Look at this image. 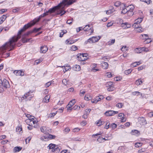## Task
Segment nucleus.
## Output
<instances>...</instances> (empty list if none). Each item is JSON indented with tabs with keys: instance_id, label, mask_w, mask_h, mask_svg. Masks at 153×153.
<instances>
[{
	"instance_id": "nucleus-1",
	"label": "nucleus",
	"mask_w": 153,
	"mask_h": 153,
	"mask_svg": "<svg viewBox=\"0 0 153 153\" xmlns=\"http://www.w3.org/2000/svg\"><path fill=\"white\" fill-rule=\"evenodd\" d=\"M22 33H19L18 32V34L16 36L13 37L11 39H10L9 42L6 43L0 47V56H1L2 57L4 58L10 56V53H7L6 54H4V53L6 50L10 48V49L9 51H11L13 49L15 45V43L21 38V35Z\"/></svg>"
},
{
	"instance_id": "nucleus-2",
	"label": "nucleus",
	"mask_w": 153,
	"mask_h": 153,
	"mask_svg": "<svg viewBox=\"0 0 153 153\" xmlns=\"http://www.w3.org/2000/svg\"><path fill=\"white\" fill-rule=\"evenodd\" d=\"M56 11H57V5L49 9L48 11H46L42 14L40 15L38 18L35 19H34L30 23L25 25L20 30H19V33H20L24 32L28 28L34 25L36 22H39L42 18L48 15L49 13L51 14Z\"/></svg>"
},
{
	"instance_id": "nucleus-3",
	"label": "nucleus",
	"mask_w": 153,
	"mask_h": 153,
	"mask_svg": "<svg viewBox=\"0 0 153 153\" xmlns=\"http://www.w3.org/2000/svg\"><path fill=\"white\" fill-rule=\"evenodd\" d=\"M75 1L73 0H63L58 4V11H65V7L66 5H70Z\"/></svg>"
},
{
	"instance_id": "nucleus-4",
	"label": "nucleus",
	"mask_w": 153,
	"mask_h": 153,
	"mask_svg": "<svg viewBox=\"0 0 153 153\" xmlns=\"http://www.w3.org/2000/svg\"><path fill=\"white\" fill-rule=\"evenodd\" d=\"M100 36H93L91 38L89 39L87 41L85 42V44H87L88 42L92 43L97 42L100 39Z\"/></svg>"
},
{
	"instance_id": "nucleus-5",
	"label": "nucleus",
	"mask_w": 153,
	"mask_h": 153,
	"mask_svg": "<svg viewBox=\"0 0 153 153\" xmlns=\"http://www.w3.org/2000/svg\"><path fill=\"white\" fill-rule=\"evenodd\" d=\"M0 86H3L5 88H8L10 86L8 81L4 79L3 80L0 79Z\"/></svg>"
},
{
	"instance_id": "nucleus-6",
	"label": "nucleus",
	"mask_w": 153,
	"mask_h": 153,
	"mask_svg": "<svg viewBox=\"0 0 153 153\" xmlns=\"http://www.w3.org/2000/svg\"><path fill=\"white\" fill-rule=\"evenodd\" d=\"M126 10L128 11V14L130 16H132L133 14V10L134 8V6L132 4L130 5L126 6Z\"/></svg>"
},
{
	"instance_id": "nucleus-7",
	"label": "nucleus",
	"mask_w": 153,
	"mask_h": 153,
	"mask_svg": "<svg viewBox=\"0 0 153 153\" xmlns=\"http://www.w3.org/2000/svg\"><path fill=\"white\" fill-rule=\"evenodd\" d=\"M40 129L42 132L46 134H48V133L51 132V129H49L48 128L46 127H42L40 128Z\"/></svg>"
},
{
	"instance_id": "nucleus-8",
	"label": "nucleus",
	"mask_w": 153,
	"mask_h": 153,
	"mask_svg": "<svg viewBox=\"0 0 153 153\" xmlns=\"http://www.w3.org/2000/svg\"><path fill=\"white\" fill-rule=\"evenodd\" d=\"M83 29L85 31H88L89 30L90 32V34H92L94 32V29L92 26L90 25H85L83 28Z\"/></svg>"
},
{
	"instance_id": "nucleus-9",
	"label": "nucleus",
	"mask_w": 153,
	"mask_h": 153,
	"mask_svg": "<svg viewBox=\"0 0 153 153\" xmlns=\"http://www.w3.org/2000/svg\"><path fill=\"white\" fill-rule=\"evenodd\" d=\"M75 103V101L74 99L73 100L70 101L69 104L67 105L66 108H67V110H71L73 108L71 107Z\"/></svg>"
},
{
	"instance_id": "nucleus-10",
	"label": "nucleus",
	"mask_w": 153,
	"mask_h": 153,
	"mask_svg": "<svg viewBox=\"0 0 153 153\" xmlns=\"http://www.w3.org/2000/svg\"><path fill=\"white\" fill-rule=\"evenodd\" d=\"M118 113V112L117 111L110 110L106 111L105 113V114L107 116H110L114 115L115 114H117Z\"/></svg>"
},
{
	"instance_id": "nucleus-11",
	"label": "nucleus",
	"mask_w": 153,
	"mask_h": 153,
	"mask_svg": "<svg viewBox=\"0 0 153 153\" xmlns=\"http://www.w3.org/2000/svg\"><path fill=\"white\" fill-rule=\"evenodd\" d=\"M138 119V122L141 125H145L147 124L146 120L144 117H139Z\"/></svg>"
},
{
	"instance_id": "nucleus-12",
	"label": "nucleus",
	"mask_w": 153,
	"mask_h": 153,
	"mask_svg": "<svg viewBox=\"0 0 153 153\" xmlns=\"http://www.w3.org/2000/svg\"><path fill=\"white\" fill-rule=\"evenodd\" d=\"M84 55H86V54H80L79 56H77L78 60L80 61H84L87 59V57H84Z\"/></svg>"
},
{
	"instance_id": "nucleus-13",
	"label": "nucleus",
	"mask_w": 153,
	"mask_h": 153,
	"mask_svg": "<svg viewBox=\"0 0 153 153\" xmlns=\"http://www.w3.org/2000/svg\"><path fill=\"white\" fill-rule=\"evenodd\" d=\"M56 145L51 143L48 145V147L49 148V149H52L51 151L53 152L57 150V147L56 148Z\"/></svg>"
},
{
	"instance_id": "nucleus-14",
	"label": "nucleus",
	"mask_w": 153,
	"mask_h": 153,
	"mask_svg": "<svg viewBox=\"0 0 153 153\" xmlns=\"http://www.w3.org/2000/svg\"><path fill=\"white\" fill-rule=\"evenodd\" d=\"M14 73L18 76H23L24 75V73L22 70L15 71Z\"/></svg>"
},
{
	"instance_id": "nucleus-15",
	"label": "nucleus",
	"mask_w": 153,
	"mask_h": 153,
	"mask_svg": "<svg viewBox=\"0 0 153 153\" xmlns=\"http://www.w3.org/2000/svg\"><path fill=\"white\" fill-rule=\"evenodd\" d=\"M48 48L46 46H41L40 48V52L41 53H45L48 51Z\"/></svg>"
},
{
	"instance_id": "nucleus-16",
	"label": "nucleus",
	"mask_w": 153,
	"mask_h": 153,
	"mask_svg": "<svg viewBox=\"0 0 153 153\" xmlns=\"http://www.w3.org/2000/svg\"><path fill=\"white\" fill-rule=\"evenodd\" d=\"M56 137L55 135L49 134L48 133V134L47 136H44V138L45 139H49L50 140H51L55 139Z\"/></svg>"
},
{
	"instance_id": "nucleus-17",
	"label": "nucleus",
	"mask_w": 153,
	"mask_h": 153,
	"mask_svg": "<svg viewBox=\"0 0 153 153\" xmlns=\"http://www.w3.org/2000/svg\"><path fill=\"white\" fill-rule=\"evenodd\" d=\"M102 68L105 69H106L108 68V64L105 62H102L101 63Z\"/></svg>"
},
{
	"instance_id": "nucleus-18",
	"label": "nucleus",
	"mask_w": 153,
	"mask_h": 153,
	"mask_svg": "<svg viewBox=\"0 0 153 153\" xmlns=\"http://www.w3.org/2000/svg\"><path fill=\"white\" fill-rule=\"evenodd\" d=\"M50 97L49 95H46L42 100L43 102L48 103L49 102Z\"/></svg>"
},
{
	"instance_id": "nucleus-19",
	"label": "nucleus",
	"mask_w": 153,
	"mask_h": 153,
	"mask_svg": "<svg viewBox=\"0 0 153 153\" xmlns=\"http://www.w3.org/2000/svg\"><path fill=\"white\" fill-rule=\"evenodd\" d=\"M121 26L123 27H124V28H127L131 27V25L130 24L127 22L123 23L121 24Z\"/></svg>"
},
{
	"instance_id": "nucleus-20",
	"label": "nucleus",
	"mask_w": 153,
	"mask_h": 153,
	"mask_svg": "<svg viewBox=\"0 0 153 153\" xmlns=\"http://www.w3.org/2000/svg\"><path fill=\"white\" fill-rule=\"evenodd\" d=\"M62 67L63 68V71L64 73L67 71H68L69 69H71L70 66L69 65L66 66H62Z\"/></svg>"
},
{
	"instance_id": "nucleus-21",
	"label": "nucleus",
	"mask_w": 153,
	"mask_h": 153,
	"mask_svg": "<svg viewBox=\"0 0 153 153\" xmlns=\"http://www.w3.org/2000/svg\"><path fill=\"white\" fill-rule=\"evenodd\" d=\"M22 149V147L20 146H16L13 149V152H16L20 151Z\"/></svg>"
},
{
	"instance_id": "nucleus-22",
	"label": "nucleus",
	"mask_w": 153,
	"mask_h": 153,
	"mask_svg": "<svg viewBox=\"0 0 153 153\" xmlns=\"http://www.w3.org/2000/svg\"><path fill=\"white\" fill-rule=\"evenodd\" d=\"M7 18V16H6L5 15H2L0 18V24L2 23L4 21L5 19Z\"/></svg>"
},
{
	"instance_id": "nucleus-23",
	"label": "nucleus",
	"mask_w": 153,
	"mask_h": 153,
	"mask_svg": "<svg viewBox=\"0 0 153 153\" xmlns=\"http://www.w3.org/2000/svg\"><path fill=\"white\" fill-rule=\"evenodd\" d=\"M73 68L74 70L78 71L80 70V67L79 65H76L73 67Z\"/></svg>"
},
{
	"instance_id": "nucleus-24",
	"label": "nucleus",
	"mask_w": 153,
	"mask_h": 153,
	"mask_svg": "<svg viewBox=\"0 0 153 153\" xmlns=\"http://www.w3.org/2000/svg\"><path fill=\"white\" fill-rule=\"evenodd\" d=\"M140 64H141V63L140 62H134L131 64V66L132 67H135L139 65Z\"/></svg>"
},
{
	"instance_id": "nucleus-25",
	"label": "nucleus",
	"mask_w": 153,
	"mask_h": 153,
	"mask_svg": "<svg viewBox=\"0 0 153 153\" xmlns=\"http://www.w3.org/2000/svg\"><path fill=\"white\" fill-rule=\"evenodd\" d=\"M33 93L32 92H31L30 91H29V92H28L26 94H25L24 95V97H23L24 98H26V99L27 97H29L30 96H31L32 94H32Z\"/></svg>"
},
{
	"instance_id": "nucleus-26",
	"label": "nucleus",
	"mask_w": 153,
	"mask_h": 153,
	"mask_svg": "<svg viewBox=\"0 0 153 153\" xmlns=\"http://www.w3.org/2000/svg\"><path fill=\"white\" fill-rule=\"evenodd\" d=\"M30 39H26L25 37H23L21 39V41L23 43H26L28 42H29L30 40Z\"/></svg>"
},
{
	"instance_id": "nucleus-27",
	"label": "nucleus",
	"mask_w": 153,
	"mask_h": 153,
	"mask_svg": "<svg viewBox=\"0 0 153 153\" xmlns=\"http://www.w3.org/2000/svg\"><path fill=\"white\" fill-rule=\"evenodd\" d=\"M31 119H28L25 120V123L27 124V125L30 126V125H32V123H31Z\"/></svg>"
},
{
	"instance_id": "nucleus-28",
	"label": "nucleus",
	"mask_w": 153,
	"mask_h": 153,
	"mask_svg": "<svg viewBox=\"0 0 153 153\" xmlns=\"http://www.w3.org/2000/svg\"><path fill=\"white\" fill-rule=\"evenodd\" d=\"M115 42V39H113L112 40H110L109 42H108L107 43V44L108 45H111L114 44Z\"/></svg>"
},
{
	"instance_id": "nucleus-29",
	"label": "nucleus",
	"mask_w": 153,
	"mask_h": 153,
	"mask_svg": "<svg viewBox=\"0 0 153 153\" xmlns=\"http://www.w3.org/2000/svg\"><path fill=\"white\" fill-rule=\"evenodd\" d=\"M105 122L103 121H101L100 120H98L96 124H98V126H100L101 125L103 124Z\"/></svg>"
},
{
	"instance_id": "nucleus-30",
	"label": "nucleus",
	"mask_w": 153,
	"mask_h": 153,
	"mask_svg": "<svg viewBox=\"0 0 153 153\" xmlns=\"http://www.w3.org/2000/svg\"><path fill=\"white\" fill-rule=\"evenodd\" d=\"M143 20V19L142 18H138L135 20L134 22L137 23V24H140Z\"/></svg>"
},
{
	"instance_id": "nucleus-31",
	"label": "nucleus",
	"mask_w": 153,
	"mask_h": 153,
	"mask_svg": "<svg viewBox=\"0 0 153 153\" xmlns=\"http://www.w3.org/2000/svg\"><path fill=\"white\" fill-rule=\"evenodd\" d=\"M120 10H123L126 8V5L125 4L122 3L120 4Z\"/></svg>"
},
{
	"instance_id": "nucleus-32",
	"label": "nucleus",
	"mask_w": 153,
	"mask_h": 153,
	"mask_svg": "<svg viewBox=\"0 0 153 153\" xmlns=\"http://www.w3.org/2000/svg\"><path fill=\"white\" fill-rule=\"evenodd\" d=\"M114 11V10L113 8H111L110 10H107L106 11V14H110L111 13H112Z\"/></svg>"
},
{
	"instance_id": "nucleus-33",
	"label": "nucleus",
	"mask_w": 153,
	"mask_h": 153,
	"mask_svg": "<svg viewBox=\"0 0 153 153\" xmlns=\"http://www.w3.org/2000/svg\"><path fill=\"white\" fill-rule=\"evenodd\" d=\"M57 112V111H56L55 112L50 113L49 114L48 117H53L56 114Z\"/></svg>"
},
{
	"instance_id": "nucleus-34",
	"label": "nucleus",
	"mask_w": 153,
	"mask_h": 153,
	"mask_svg": "<svg viewBox=\"0 0 153 153\" xmlns=\"http://www.w3.org/2000/svg\"><path fill=\"white\" fill-rule=\"evenodd\" d=\"M142 81L140 79H138L135 81V84L138 85H140L141 83H142Z\"/></svg>"
},
{
	"instance_id": "nucleus-35",
	"label": "nucleus",
	"mask_w": 153,
	"mask_h": 153,
	"mask_svg": "<svg viewBox=\"0 0 153 153\" xmlns=\"http://www.w3.org/2000/svg\"><path fill=\"white\" fill-rule=\"evenodd\" d=\"M106 124L105 126L104 127V128L106 129H108L109 128V125H110V123H109V121L108 120H107L106 121Z\"/></svg>"
},
{
	"instance_id": "nucleus-36",
	"label": "nucleus",
	"mask_w": 153,
	"mask_h": 153,
	"mask_svg": "<svg viewBox=\"0 0 153 153\" xmlns=\"http://www.w3.org/2000/svg\"><path fill=\"white\" fill-rule=\"evenodd\" d=\"M140 25V24L134 22V23L133 25L132 26L134 28H137L139 27Z\"/></svg>"
},
{
	"instance_id": "nucleus-37",
	"label": "nucleus",
	"mask_w": 153,
	"mask_h": 153,
	"mask_svg": "<svg viewBox=\"0 0 153 153\" xmlns=\"http://www.w3.org/2000/svg\"><path fill=\"white\" fill-rule=\"evenodd\" d=\"M34 33V32H33V30H30V31H29L27 32L26 33H25L24 34V35L25 36H27L28 35L31 34V33Z\"/></svg>"
},
{
	"instance_id": "nucleus-38",
	"label": "nucleus",
	"mask_w": 153,
	"mask_h": 153,
	"mask_svg": "<svg viewBox=\"0 0 153 153\" xmlns=\"http://www.w3.org/2000/svg\"><path fill=\"white\" fill-rule=\"evenodd\" d=\"M132 70L131 69H129L128 70H126L124 71V73L126 75H128L129 74H130L132 71Z\"/></svg>"
},
{
	"instance_id": "nucleus-39",
	"label": "nucleus",
	"mask_w": 153,
	"mask_h": 153,
	"mask_svg": "<svg viewBox=\"0 0 153 153\" xmlns=\"http://www.w3.org/2000/svg\"><path fill=\"white\" fill-rule=\"evenodd\" d=\"M110 127H111L113 129H114L117 127V125L115 123H113L111 125Z\"/></svg>"
},
{
	"instance_id": "nucleus-40",
	"label": "nucleus",
	"mask_w": 153,
	"mask_h": 153,
	"mask_svg": "<svg viewBox=\"0 0 153 153\" xmlns=\"http://www.w3.org/2000/svg\"><path fill=\"white\" fill-rule=\"evenodd\" d=\"M71 50L73 51H75L77 49V48L75 45H73L71 48Z\"/></svg>"
},
{
	"instance_id": "nucleus-41",
	"label": "nucleus",
	"mask_w": 153,
	"mask_h": 153,
	"mask_svg": "<svg viewBox=\"0 0 153 153\" xmlns=\"http://www.w3.org/2000/svg\"><path fill=\"white\" fill-rule=\"evenodd\" d=\"M70 131V129L68 128H66L64 130V133L65 134H67L68 133L69 131Z\"/></svg>"
},
{
	"instance_id": "nucleus-42",
	"label": "nucleus",
	"mask_w": 153,
	"mask_h": 153,
	"mask_svg": "<svg viewBox=\"0 0 153 153\" xmlns=\"http://www.w3.org/2000/svg\"><path fill=\"white\" fill-rule=\"evenodd\" d=\"M123 105V104L122 103H119L116 105V106L119 108H122Z\"/></svg>"
},
{
	"instance_id": "nucleus-43",
	"label": "nucleus",
	"mask_w": 153,
	"mask_h": 153,
	"mask_svg": "<svg viewBox=\"0 0 153 153\" xmlns=\"http://www.w3.org/2000/svg\"><path fill=\"white\" fill-rule=\"evenodd\" d=\"M41 29V27H39V28H35L33 29V31L34 33V32H37L39 31Z\"/></svg>"
},
{
	"instance_id": "nucleus-44",
	"label": "nucleus",
	"mask_w": 153,
	"mask_h": 153,
	"mask_svg": "<svg viewBox=\"0 0 153 153\" xmlns=\"http://www.w3.org/2000/svg\"><path fill=\"white\" fill-rule=\"evenodd\" d=\"M142 144L140 143H136L135 144V146L136 147H139L142 146Z\"/></svg>"
},
{
	"instance_id": "nucleus-45",
	"label": "nucleus",
	"mask_w": 153,
	"mask_h": 153,
	"mask_svg": "<svg viewBox=\"0 0 153 153\" xmlns=\"http://www.w3.org/2000/svg\"><path fill=\"white\" fill-rule=\"evenodd\" d=\"M141 94V95H142L141 93H140V92H139L138 91H135V92H133L132 93V94L134 95L138 96V95H139V94Z\"/></svg>"
},
{
	"instance_id": "nucleus-46",
	"label": "nucleus",
	"mask_w": 153,
	"mask_h": 153,
	"mask_svg": "<svg viewBox=\"0 0 153 153\" xmlns=\"http://www.w3.org/2000/svg\"><path fill=\"white\" fill-rule=\"evenodd\" d=\"M126 10V8L122 10L121 11V13H123V14H125L126 13H127V14L128 13V11L127 10Z\"/></svg>"
},
{
	"instance_id": "nucleus-47",
	"label": "nucleus",
	"mask_w": 153,
	"mask_h": 153,
	"mask_svg": "<svg viewBox=\"0 0 153 153\" xmlns=\"http://www.w3.org/2000/svg\"><path fill=\"white\" fill-rule=\"evenodd\" d=\"M140 0L141 1L145 2L147 4H149L150 3V2L151 1V0Z\"/></svg>"
},
{
	"instance_id": "nucleus-48",
	"label": "nucleus",
	"mask_w": 153,
	"mask_h": 153,
	"mask_svg": "<svg viewBox=\"0 0 153 153\" xmlns=\"http://www.w3.org/2000/svg\"><path fill=\"white\" fill-rule=\"evenodd\" d=\"M120 4V2L119 1H117L116 2L114 3V5L116 7H118V6H120V4Z\"/></svg>"
},
{
	"instance_id": "nucleus-49",
	"label": "nucleus",
	"mask_w": 153,
	"mask_h": 153,
	"mask_svg": "<svg viewBox=\"0 0 153 153\" xmlns=\"http://www.w3.org/2000/svg\"><path fill=\"white\" fill-rule=\"evenodd\" d=\"M8 141V140H2L1 141V143L2 144L4 145L6 144Z\"/></svg>"
},
{
	"instance_id": "nucleus-50",
	"label": "nucleus",
	"mask_w": 153,
	"mask_h": 153,
	"mask_svg": "<svg viewBox=\"0 0 153 153\" xmlns=\"http://www.w3.org/2000/svg\"><path fill=\"white\" fill-rule=\"evenodd\" d=\"M137 29V31L139 33H141L143 31V29L142 28H140V27H139Z\"/></svg>"
},
{
	"instance_id": "nucleus-51",
	"label": "nucleus",
	"mask_w": 153,
	"mask_h": 153,
	"mask_svg": "<svg viewBox=\"0 0 153 153\" xmlns=\"http://www.w3.org/2000/svg\"><path fill=\"white\" fill-rule=\"evenodd\" d=\"M135 51L137 53H141L140 48H136L135 49Z\"/></svg>"
},
{
	"instance_id": "nucleus-52",
	"label": "nucleus",
	"mask_w": 153,
	"mask_h": 153,
	"mask_svg": "<svg viewBox=\"0 0 153 153\" xmlns=\"http://www.w3.org/2000/svg\"><path fill=\"white\" fill-rule=\"evenodd\" d=\"M91 110V109H87L85 110V113L86 114H89Z\"/></svg>"
},
{
	"instance_id": "nucleus-53",
	"label": "nucleus",
	"mask_w": 153,
	"mask_h": 153,
	"mask_svg": "<svg viewBox=\"0 0 153 153\" xmlns=\"http://www.w3.org/2000/svg\"><path fill=\"white\" fill-rule=\"evenodd\" d=\"M22 130V128L21 127H18L16 128V131L18 132H20Z\"/></svg>"
},
{
	"instance_id": "nucleus-54",
	"label": "nucleus",
	"mask_w": 153,
	"mask_h": 153,
	"mask_svg": "<svg viewBox=\"0 0 153 153\" xmlns=\"http://www.w3.org/2000/svg\"><path fill=\"white\" fill-rule=\"evenodd\" d=\"M85 93V91L81 90L80 91V95L81 96H82Z\"/></svg>"
},
{
	"instance_id": "nucleus-55",
	"label": "nucleus",
	"mask_w": 153,
	"mask_h": 153,
	"mask_svg": "<svg viewBox=\"0 0 153 153\" xmlns=\"http://www.w3.org/2000/svg\"><path fill=\"white\" fill-rule=\"evenodd\" d=\"M72 108L74 110L77 109L79 110L80 109V107L77 105H75Z\"/></svg>"
},
{
	"instance_id": "nucleus-56",
	"label": "nucleus",
	"mask_w": 153,
	"mask_h": 153,
	"mask_svg": "<svg viewBox=\"0 0 153 153\" xmlns=\"http://www.w3.org/2000/svg\"><path fill=\"white\" fill-rule=\"evenodd\" d=\"M80 129L77 128H75L73 130V131L74 132H77L79 131Z\"/></svg>"
},
{
	"instance_id": "nucleus-57",
	"label": "nucleus",
	"mask_w": 153,
	"mask_h": 153,
	"mask_svg": "<svg viewBox=\"0 0 153 153\" xmlns=\"http://www.w3.org/2000/svg\"><path fill=\"white\" fill-rule=\"evenodd\" d=\"M102 137H99L97 139V141L100 143H102Z\"/></svg>"
},
{
	"instance_id": "nucleus-58",
	"label": "nucleus",
	"mask_w": 153,
	"mask_h": 153,
	"mask_svg": "<svg viewBox=\"0 0 153 153\" xmlns=\"http://www.w3.org/2000/svg\"><path fill=\"white\" fill-rule=\"evenodd\" d=\"M107 90L109 91H112L114 90V88L113 87H110L108 88Z\"/></svg>"
},
{
	"instance_id": "nucleus-59",
	"label": "nucleus",
	"mask_w": 153,
	"mask_h": 153,
	"mask_svg": "<svg viewBox=\"0 0 153 153\" xmlns=\"http://www.w3.org/2000/svg\"><path fill=\"white\" fill-rule=\"evenodd\" d=\"M62 83L65 85H66L67 84V80L66 79H64L62 81Z\"/></svg>"
},
{
	"instance_id": "nucleus-60",
	"label": "nucleus",
	"mask_w": 153,
	"mask_h": 153,
	"mask_svg": "<svg viewBox=\"0 0 153 153\" xmlns=\"http://www.w3.org/2000/svg\"><path fill=\"white\" fill-rule=\"evenodd\" d=\"M118 116L119 117H120V119H122L124 117V114L123 113H120L118 114Z\"/></svg>"
},
{
	"instance_id": "nucleus-61",
	"label": "nucleus",
	"mask_w": 153,
	"mask_h": 153,
	"mask_svg": "<svg viewBox=\"0 0 153 153\" xmlns=\"http://www.w3.org/2000/svg\"><path fill=\"white\" fill-rule=\"evenodd\" d=\"M64 108L63 107H61L60 108H59L58 111V112L60 113H62L63 112Z\"/></svg>"
},
{
	"instance_id": "nucleus-62",
	"label": "nucleus",
	"mask_w": 153,
	"mask_h": 153,
	"mask_svg": "<svg viewBox=\"0 0 153 153\" xmlns=\"http://www.w3.org/2000/svg\"><path fill=\"white\" fill-rule=\"evenodd\" d=\"M152 40H151V39L149 38L147 39H146L145 41V42L146 43H149L151 42Z\"/></svg>"
},
{
	"instance_id": "nucleus-63",
	"label": "nucleus",
	"mask_w": 153,
	"mask_h": 153,
	"mask_svg": "<svg viewBox=\"0 0 153 153\" xmlns=\"http://www.w3.org/2000/svg\"><path fill=\"white\" fill-rule=\"evenodd\" d=\"M121 50L123 51L127 50V48L126 46L123 47L121 48Z\"/></svg>"
},
{
	"instance_id": "nucleus-64",
	"label": "nucleus",
	"mask_w": 153,
	"mask_h": 153,
	"mask_svg": "<svg viewBox=\"0 0 153 153\" xmlns=\"http://www.w3.org/2000/svg\"><path fill=\"white\" fill-rule=\"evenodd\" d=\"M60 153H69L67 150H64L62 151Z\"/></svg>"
}]
</instances>
